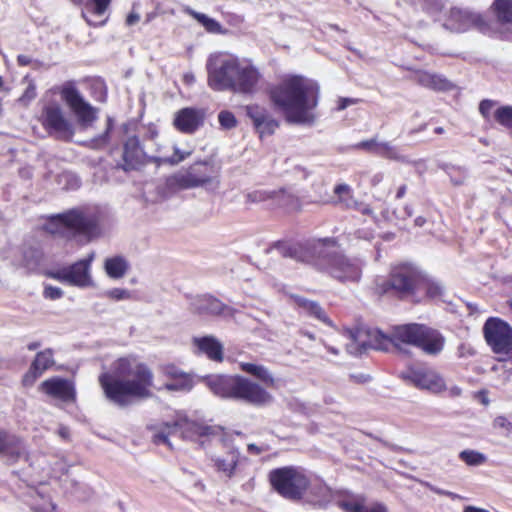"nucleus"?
Returning a JSON list of instances; mask_svg holds the SVG:
<instances>
[{"instance_id": "0e129e2a", "label": "nucleus", "mask_w": 512, "mask_h": 512, "mask_svg": "<svg viewBox=\"0 0 512 512\" xmlns=\"http://www.w3.org/2000/svg\"><path fill=\"white\" fill-rule=\"evenodd\" d=\"M165 373L173 379L178 378L183 372H180L175 366H168L165 369Z\"/></svg>"}, {"instance_id": "37998d69", "label": "nucleus", "mask_w": 512, "mask_h": 512, "mask_svg": "<svg viewBox=\"0 0 512 512\" xmlns=\"http://www.w3.org/2000/svg\"><path fill=\"white\" fill-rule=\"evenodd\" d=\"M165 389L168 391H182L188 392L193 387L192 379L186 375L181 374L178 378L173 379L171 382L165 384Z\"/></svg>"}, {"instance_id": "7ed1b4c3", "label": "nucleus", "mask_w": 512, "mask_h": 512, "mask_svg": "<svg viewBox=\"0 0 512 512\" xmlns=\"http://www.w3.org/2000/svg\"><path fill=\"white\" fill-rule=\"evenodd\" d=\"M320 88L316 81L294 75L283 79L270 90V99L288 123L313 125L316 121Z\"/></svg>"}, {"instance_id": "423d86ee", "label": "nucleus", "mask_w": 512, "mask_h": 512, "mask_svg": "<svg viewBox=\"0 0 512 512\" xmlns=\"http://www.w3.org/2000/svg\"><path fill=\"white\" fill-rule=\"evenodd\" d=\"M101 220V210L94 205H83L47 217L46 229L50 233L65 230L80 235L94 234Z\"/></svg>"}, {"instance_id": "de8ad7c7", "label": "nucleus", "mask_w": 512, "mask_h": 512, "mask_svg": "<svg viewBox=\"0 0 512 512\" xmlns=\"http://www.w3.org/2000/svg\"><path fill=\"white\" fill-rule=\"evenodd\" d=\"M59 183L64 184L66 190H76L81 186V179L72 172H63L59 175Z\"/></svg>"}, {"instance_id": "603ef678", "label": "nucleus", "mask_w": 512, "mask_h": 512, "mask_svg": "<svg viewBox=\"0 0 512 512\" xmlns=\"http://www.w3.org/2000/svg\"><path fill=\"white\" fill-rule=\"evenodd\" d=\"M273 193L265 190H256L246 194V200L249 203H260L272 198Z\"/></svg>"}, {"instance_id": "49530a36", "label": "nucleus", "mask_w": 512, "mask_h": 512, "mask_svg": "<svg viewBox=\"0 0 512 512\" xmlns=\"http://www.w3.org/2000/svg\"><path fill=\"white\" fill-rule=\"evenodd\" d=\"M334 193L338 196L339 201L347 208L352 207V203L357 205V201L351 195V189L347 184H339L335 186Z\"/></svg>"}, {"instance_id": "13d9d810", "label": "nucleus", "mask_w": 512, "mask_h": 512, "mask_svg": "<svg viewBox=\"0 0 512 512\" xmlns=\"http://www.w3.org/2000/svg\"><path fill=\"white\" fill-rule=\"evenodd\" d=\"M493 106V101L488 99L482 100L479 104V111L484 117H488Z\"/></svg>"}, {"instance_id": "f704fd0d", "label": "nucleus", "mask_w": 512, "mask_h": 512, "mask_svg": "<svg viewBox=\"0 0 512 512\" xmlns=\"http://www.w3.org/2000/svg\"><path fill=\"white\" fill-rule=\"evenodd\" d=\"M492 8L500 23H512V0H494Z\"/></svg>"}, {"instance_id": "bf43d9fd", "label": "nucleus", "mask_w": 512, "mask_h": 512, "mask_svg": "<svg viewBox=\"0 0 512 512\" xmlns=\"http://www.w3.org/2000/svg\"><path fill=\"white\" fill-rule=\"evenodd\" d=\"M358 102V99L355 98H339L338 105H337V111H342L346 109L348 106L356 104Z\"/></svg>"}, {"instance_id": "f3484780", "label": "nucleus", "mask_w": 512, "mask_h": 512, "mask_svg": "<svg viewBox=\"0 0 512 512\" xmlns=\"http://www.w3.org/2000/svg\"><path fill=\"white\" fill-rule=\"evenodd\" d=\"M189 310L200 318L214 316H233L234 309L222 303L219 299L205 294L192 297L189 302Z\"/></svg>"}, {"instance_id": "5701e85b", "label": "nucleus", "mask_w": 512, "mask_h": 512, "mask_svg": "<svg viewBox=\"0 0 512 512\" xmlns=\"http://www.w3.org/2000/svg\"><path fill=\"white\" fill-rule=\"evenodd\" d=\"M0 454L8 461L16 462L26 454V446L21 438L0 428Z\"/></svg>"}, {"instance_id": "f8f14e48", "label": "nucleus", "mask_w": 512, "mask_h": 512, "mask_svg": "<svg viewBox=\"0 0 512 512\" xmlns=\"http://www.w3.org/2000/svg\"><path fill=\"white\" fill-rule=\"evenodd\" d=\"M486 343L496 354L512 353V326L499 317H489L483 325Z\"/></svg>"}, {"instance_id": "c03bdc74", "label": "nucleus", "mask_w": 512, "mask_h": 512, "mask_svg": "<svg viewBox=\"0 0 512 512\" xmlns=\"http://www.w3.org/2000/svg\"><path fill=\"white\" fill-rule=\"evenodd\" d=\"M494 119L501 126L512 130V106L505 105L497 108L494 112Z\"/></svg>"}, {"instance_id": "0eeeda50", "label": "nucleus", "mask_w": 512, "mask_h": 512, "mask_svg": "<svg viewBox=\"0 0 512 512\" xmlns=\"http://www.w3.org/2000/svg\"><path fill=\"white\" fill-rule=\"evenodd\" d=\"M422 275L420 271L410 264L394 267L387 279L376 281V291L379 294L392 293L401 299H411L419 302L418 294L421 290Z\"/></svg>"}, {"instance_id": "393cba45", "label": "nucleus", "mask_w": 512, "mask_h": 512, "mask_svg": "<svg viewBox=\"0 0 512 512\" xmlns=\"http://www.w3.org/2000/svg\"><path fill=\"white\" fill-rule=\"evenodd\" d=\"M195 188L207 187L213 180V166L206 161H200L187 168Z\"/></svg>"}, {"instance_id": "4be33fe9", "label": "nucleus", "mask_w": 512, "mask_h": 512, "mask_svg": "<svg viewBox=\"0 0 512 512\" xmlns=\"http://www.w3.org/2000/svg\"><path fill=\"white\" fill-rule=\"evenodd\" d=\"M146 153L144 152L138 137H129L123 145L122 163L119 167L124 171H131L137 169L144 164Z\"/></svg>"}, {"instance_id": "79ce46f5", "label": "nucleus", "mask_w": 512, "mask_h": 512, "mask_svg": "<svg viewBox=\"0 0 512 512\" xmlns=\"http://www.w3.org/2000/svg\"><path fill=\"white\" fill-rule=\"evenodd\" d=\"M459 458L468 466H480L487 460L485 454L476 450H463L459 453Z\"/></svg>"}, {"instance_id": "a19ab883", "label": "nucleus", "mask_w": 512, "mask_h": 512, "mask_svg": "<svg viewBox=\"0 0 512 512\" xmlns=\"http://www.w3.org/2000/svg\"><path fill=\"white\" fill-rule=\"evenodd\" d=\"M423 294L432 299L438 298L443 294V287L439 283L428 281L422 276L421 290L418 294L419 301Z\"/></svg>"}, {"instance_id": "c9c22d12", "label": "nucleus", "mask_w": 512, "mask_h": 512, "mask_svg": "<svg viewBox=\"0 0 512 512\" xmlns=\"http://www.w3.org/2000/svg\"><path fill=\"white\" fill-rule=\"evenodd\" d=\"M42 257L41 250L35 247H27L23 250L22 265L28 271H34L40 266Z\"/></svg>"}, {"instance_id": "412c9836", "label": "nucleus", "mask_w": 512, "mask_h": 512, "mask_svg": "<svg viewBox=\"0 0 512 512\" xmlns=\"http://www.w3.org/2000/svg\"><path fill=\"white\" fill-rule=\"evenodd\" d=\"M173 423L176 434H179L184 440L196 441L215 432L214 427L191 421L185 416H177Z\"/></svg>"}, {"instance_id": "2f4dec72", "label": "nucleus", "mask_w": 512, "mask_h": 512, "mask_svg": "<svg viewBox=\"0 0 512 512\" xmlns=\"http://www.w3.org/2000/svg\"><path fill=\"white\" fill-rule=\"evenodd\" d=\"M54 364L53 351L51 349H45L37 353L34 361L31 364L30 372L35 378L41 376L44 371L52 367Z\"/></svg>"}, {"instance_id": "9d476101", "label": "nucleus", "mask_w": 512, "mask_h": 512, "mask_svg": "<svg viewBox=\"0 0 512 512\" xmlns=\"http://www.w3.org/2000/svg\"><path fill=\"white\" fill-rule=\"evenodd\" d=\"M39 120L50 136L64 142L72 141L75 127L66 118L61 104L56 100H50L43 105Z\"/></svg>"}, {"instance_id": "e2e57ef3", "label": "nucleus", "mask_w": 512, "mask_h": 512, "mask_svg": "<svg viewBox=\"0 0 512 512\" xmlns=\"http://www.w3.org/2000/svg\"><path fill=\"white\" fill-rule=\"evenodd\" d=\"M351 208L358 210L359 212H361L364 215H369L372 213V210L368 205L359 203V202H357V205L352 203Z\"/></svg>"}, {"instance_id": "cd10ccee", "label": "nucleus", "mask_w": 512, "mask_h": 512, "mask_svg": "<svg viewBox=\"0 0 512 512\" xmlns=\"http://www.w3.org/2000/svg\"><path fill=\"white\" fill-rule=\"evenodd\" d=\"M291 297L294 300V302L310 316H313L317 320L329 326L332 325V322L330 321L329 317L327 316L323 308L319 305V303L306 299L299 295H292Z\"/></svg>"}, {"instance_id": "dca6fc26", "label": "nucleus", "mask_w": 512, "mask_h": 512, "mask_svg": "<svg viewBox=\"0 0 512 512\" xmlns=\"http://www.w3.org/2000/svg\"><path fill=\"white\" fill-rule=\"evenodd\" d=\"M261 73L250 60L242 59L237 71L233 75L228 91L241 94L253 95L258 90Z\"/></svg>"}, {"instance_id": "f257e3e1", "label": "nucleus", "mask_w": 512, "mask_h": 512, "mask_svg": "<svg viewBox=\"0 0 512 512\" xmlns=\"http://www.w3.org/2000/svg\"><path fill=\"white\" fill-rule=\"evenodd\" d=\"M271 250H277L285 258L312 265L342 283H357L362 276L363 262L341 253L333 238L313 239L303 243L277 241L267 252Z\"/></svg>"}, {"instance_id": "338daca9", "label": "nucleus", "mask_w": 512, "mask_h": 512, "mask_svg": "<svg viewBox=\"0 0 512 512\" xmlns=\"http://www.w3.org/2000/svg\"><path fill=\"white\" fill-rule=\"evenodd\" d=\"M140 17L138 14L136 13H130L128 16H127V19H126V23L128 25H134L135 23H137L139 21Z\"/></svg>"}, {"instance_id": "052dcab7", "label": "nucleus", "mask_w": 512, "mask_h": 512, "mask_svg": "<svg viewBox=\"0 0 512 512\" xmlns=\"http://www.w3.org/2000/svg\"><path fill=\"white\" fill-rule=\"evenodd\" d=\"M17 63L20 66H28V65L33 64L34 67H36L39 64L38 61H36V60L34 61L31 57H29L27 55H23V54H20L17 56Z\"/></svg>"}, {"instance_id": "2eb2a0df", "label": "nucleus", "mask_w": 512, "mask_h": 512, "mask_svg": "<svg viewBox=\"0 0 512 512\" xmlns=\"http://www.w3.org/2000/svg\"><path fill=\"white\" fill-rule=\"evenodd\" d=\"M400 377L405 382L432 393H440L446 389L444 379L432 368L408 367L400 372Z\"/></svg>"}, {"instance_id": "ea45409f", "label": "nucleus", "mask_w": 512, "mask_h": 512, "mask_svg": "<svg viewBox=\"0 0 512 512\" xmlns=\"http://www.w3.org/2000/svg\"><path fill=\"white\" fill-rule=\"evenodd\" d=\"M190 14L210 33H220L221 24L213 18L208 17L206 14L190 11Z\"/></svg>"}, {"instance_id": "a18cd8bd", "label": "nucleus", "mask_w": 512, "mask_h": 512, "mask_svg": "<svg viewBox=\"0 0 512 512\" xmlns=\"http://www.w3.org/2000/svg\"><path fill=\"white\" fill-rule=\"evenodd\" d=\"M381 146L382 148L379 156L402 163L409 162L408 158L402 155L396 146L391 145L389 142H383Z\"/></svg>"}, {"instance_id": "5fc2aeb1", "label": "nucleus", "mask_w": 512, "mask_h": 512, "mask_svg": "<svg viewBox=\"0 0 512 512\" xmlns=\"http://www.w3.org/2000/svg\"><path fill=\"white\" fill-rule=\"evenodd\" d=\"M64 292L61 288L52 286V285H46L44 287L43 296L46 299L50 300H57L60 299L63 296Z\"/></svg>"}, {"instance_id": "1a4fd4ad", "label": "nucleus", "mask_w": 512, "mask_h": 512, "mask_svg": "<svg viewBox=\"0 0 512 512\" xmlns=\"http://www.w3.org/2000/svg\"><path fill=\"white\" fill-rule=\"evenodd\" d=\"M242 59L226 53L211 54L206 62L207 84L214 91H228Z\"/></svg>"}, {"instance_id": "4c0bfd02", "label": "nucleus", "mask_w": 512, "mask_h": 512, "mask_svg": "<svg viewBox=\"0 0 512 512\" xmlns=\"http://www.w3.org/2000/svg\"><path fill=\"white\" fill-rule=\"evenodd\" d=\"M191 155L190 151H182L178 147L174 146V154L170 157H150L149 161L156 163L157 165L161 164H170L177 165L180 162L184 161Z\"/></svg>"}, {"instance_id": "ddd939ff", "label": "nucleus", "mask_w": 512, "mask_h": 512, "mask_svg": "<svg viewBox=\"0 0 512 512\" xmlns=\"http://www.w3.org/2000/svg\"><path fill=\"white\" fill-rule=\"evenodd\" d=\"M443 27L451 32L461 33L475 28L485 32L488 26L482 15L468 8H451L444 17Z\"/></svg>"}, {"instance_id": "c756f323", "label": "nucleus", "mask_w": 512, "mask_h": 512, "mask_svg": "<svg viewBox=\"0 0 512 512\" xmlns=\"http://www.w3.org/2000/svg\"><path fill=\"white\" fill-rule=\"evenodd\" d=\"M437 167L447 174L451 184L454 186L464 185L469 178L468 169L464 166L440 161L437 163Z\"/></svg>"}, {"instance_id": "6e6552de", "label": "nucleus", "mask_w": 512, "mask_h": 512, "mask_svg": "<svg viewBox=\"0 0 512 512\" xmlns=\"http://www.w3.org/2000/svg\"><path fill=\"white\" fill-rule=\"evenodd\" d=\"M272 488L284 499L299 501L305 495L310 479L300 467L285 466L269 472Z\"/></svg>"}, {"instance_id": "473e14b6", "label": "nucleus", "mask_w": 512, "mask_h": 512, "mask_svg": "<svg viewBox=\"0 0 512 512\" xmlns=\"http://www.w3.org/2000/svg\"><path fill=\"white\" fill-rule=\"evenodd\" d=\"M104 268L110 278L120 279L126 274L128 263L123 257L115 256L105 260Z\"/></svg>"}, {"instance_id": "c85d7f7f", "label": "nucleus", "mask_w": 512, "mask_h": 512, "mask_svg": "<svg viewBox=\"0 0 512 512\" xmlns=\"http://www.w3.org/2000/svg\"><path fill=\"white\" fill-rule=\"evenodd\" d=\"M165 184L167 190L171 193L195 188L187 169H181L167 177Z\"/></svg>"}, {"instance_id": "6ab92c4d", "label": "nucleus", "mask_w": 512, "mask_h": 512, "mask_svg": "<svg viewBox=\"0 0 512 512\" xmlns=\"http://www.w3.org/2000/svg\"><path fill=\"white\" fill-rule=\"evenodd\" d=\"M204 119L203 109L185 107L175 113L173 124L181 133L193 134L204 124Z\"/></svg>"}, {"instance_id": "e433bc0d", "label": "nucleus", "mask_w": 512, "mask_h": 512, "mask_svg": "<svg viewBox=\"0 0 512 512\" xmlns=\"http://www.w3.org/2000/svg\"><path fill=\"white\" fill-rule=\"evenodd\" d=\"M176 431L174 429L173 422L163 423L157 431L153 434L152 440L156 445L165 444L171 447V443L169 441V436L175 435Z\"/></svg>"}, {"instance_id": "bb28decb", "label": "nucleus", "mask_w": 512, "mask_h": 512, "mask_svg": "<svg viewBox=\"0 0 512 512\" xmlns=\"http://www.w3.org/2000/svg\"><path fill=\"white\" fill-rule=\"evenodd\" d=\"M414 81L425 87L437 91H448L452 88V83L439 74H432L426 71H418L414 76Z\"/></svg>"}, {"instance_id": "58836bf2", "label": "nucleus", "mask_w": 512, "mask_h": 512, "mask_svg": "<svg viewBox=\"0 0 512 512\" xmlns=\"http://www.w3.org/2000/svg\"><path fill=\"white\" fill-rule=\"evenodd\" d=\"M339 507L346 512H387V509L382 504L366 507L355 502L341 501L339 502Z\"/></svg>"}, {"instance_id": "39448f33", "label": "nucleus", "mask_w": 512, "mask_h": 512, "mask_svg": "<svg viewBox=\"0 0 512 512\" xmlns=\"http://www.w3.org/2000/svg\"><path fill=\"white\" fill-rule=\"evenodd\" d=\"M206 385L224 399L240 401L255 407H264L273 402V396L259 384L243 376L210 375Z\"/></svg>"}, {"instance_id": "a878e982", "label": "nucleus", "mask_w": 512, "mask_h": 512, "mask_svg": "<svg viewBox=\"0 0 512 512\" xmlns=\"http://www.w3.org/2000/svg\"><path fill=\"white\" fill-rule=\"evenodd\" d=\"M194 345L198 350L207 355L213 361H222L223 346L214 336L196 337L193 339Z\"/></svg>"}, {"instance_id": "8fccbe9b", "label": "nucleus", "mask_w": 512, "mask_h": 512, "mask_svg": "<svg viewBox=\"0 0 512 512\" xmlns=\"http://www.w3.org/2000/svg\"><path fill=\"white\" fill-rule=\"evenodd\" d=\"M218 121L220 126L226 130H230L237 125V119L235 115L228 110H223L218 114Z\"/></svg>"}, {"instance_id": "69168bd1", "label": "nucleus", "mask_w": 512, "mask_h": 512, "mask_svg": "<svg viewBox=\"0 0 512 512\" xmlns=\"http://www.w3.org/2000/svg\"><path fill=\"white\" fill-rule=\"evenodd\" d=\"M350 378L353 379L357 383H366L370 381V376L365 374H358V375H350Z\"/></svg>"}, {"instance_id": "7c9ffc66", "label": "nucleus", "mask_w": 512, "mask_h": 512, "mask_svg": "<svg viewBox=\"0 0 512 512\" xmlns=\"http://www.w3.org/2000/svg\"><path fill=\"white\" fill-rule=\"evenodd\" d=\"M240 368L243 372L255 377L265 386L273 387L275 385V379L270 371L263 365H258L249 362L240 363Z\"/></svg>"}, {"instance_id": "09e8293b", "label": "nucleus", "mask_w": 512, "mask_h": 512, "mask_svg": "<svg viewBox=\"0 0 512 512\" xmlns=\"http://www.w3.org/2000/svg\"><path fill=\"white\" fill-rule=\"evenodd\" d=\"M382 144L383 142H378L376 138H372L357 143L355 147L357 149L365 150L369 153L379 155L381 152Z\"/></svg>"}, {"instance_id": "864d4df0", "label": "nucleus", "mask_w": 512, "mask_h": 512, "mask_svg": "<svg viewBox=\"0 0 512 512\" xmlns=\"http://www.w3.org/2000/svg\"><path fill=\"white\" fill-rule=\"evenodd\" d=\"M105 295L115 301L131 299L132 293L123 288H113L105 292Z\"/></svg>"}, {"instance_id": "f03ea898", "label": "nucleus", "mask_w": 512, "mask_h": 512, "mask_svg": "<svg viewBox=\"0 0 512 512\" xmlns=\"http://www.w3.org/2000/svg\"><path fill=\"white\" fill-rule=\"evenodd\" d=\"M153 379V372L146 364L128 358L118 359L111 372L101 373L98 378L106 400L119 408L150 398Z\"/></svg>"}, {"instance_id": "4d7b16f0", "label": "nucleus", "mask_w": 512, "mask_h": 512, "mask_svg": "<svg viewBox=\"0 0 512 512\" xmlns=\"http://www.w3.org/2000/svg\"><path fill=\"white\" fill-rule=\"evenodd\" d=\"M494 428L505 429L507 434H512V422L504 416H498L493 421Z\"/></svg>"}, {"instance_id": "680f3d73", "label": "nucleus", "mask_w": 512, "mask_h": 512, "mask_svg": "<svg viewBox=\"0 0 512 512\" xmlns=\"http://www.w3.org/2000/svg\"><path fill=\"white\" fill-rule=\"evenodd\" d=\"M427 486L429 487V489H430L432 492H434V493H436V494H438V495H444V496L450 497V498H452V499H455V498H457V497H458V496H457L455 493H453V492H450V491H446V490L440 489V488L435 487V486L430 485V484H428Z\"/></svg>"}, {"instance_id": "4468645a", "label": "nucleus", "mask_w": 512, "mask_h": 512, "mask_svg": "<svg viewBox=\"0 0 512 512\" xmlns=\"http://www.w3.org/2000/svg\"><path fill=\"white\" fill-rule=\"evenodd\" d=\"M61 97L77 117L81 127L87 128L97 119V109L88 103L73 83H65Z\"/></svg>"}, {"instance_id": "aec40b11", "label": "nucleus", "mask_w": 512, "mask_h": 512, "mask_svg": "<svg viewBox=\"0 0 512 512\" xmlns=\"http://www.w3.org/2000/svg\"><path fill=\"white\" fill-rule=\"evenodd\" d=\"M40 389L48 396L59 399L65 403L74 402L76 391L73 382L61 377H52L43 381Z\"/></svg>"}, {"instance_id": "b1692460", "label": "nucleus", "mask_w": 512, "mask_h": 512, "mask_svg": "<svg viewBox=\"0 0 512 512\" xmlns=\"http://www.w3.org/2000/svg\"><path fill=\"white\" fill-rule=\"evenodd\" d=\"M240 459V452L237 448L231 447L223 456H213L211 461L213 467L218 473L227 478H232L235 474Z\"/></svg>"}, {"instance_id": "6e6d98bb", "label": "nucleus", "mask_w": 512, "mask_h": 512, "mask_svg": "<svg viewBox=\"0 0 512 512\" xmlns=\"http://www.w3.org/2000/svg\"><path fill=\"white\" fill-rule=\"evenodd\" d=\"M111 0H92V14L102 16L110 5Z\"/></svg>"}, {"instance_id": "72a5a7b5", "label": "nucleus", "mask_w": 512, "mask_h": 512, "mask_svg": "<svg viewBox=\"0 0 512 512\" xmlns=\"http://www.w3.org/2000/svg\"><path fill=\"white\" fill-rule=\"evenodd\" d=\"M114 126V120L111 117H107L106 121V129L105 131L87 141L82 142L81 144L87 148L93 150H102L104 149L110 142V132L112 131Z\"/></svg>"}, {"instance_id": "20e7f679", "label": "nucleus", "mask_w": 512, "mask_h": 512, "mask_svg": "<svg viewBox=\"0 0 512 512\" xmlns=\"http://www.w3.org/2000/svg\"><path fill=\"white\" fill-rule=\"evenodd\" d=\"M368 337L369 347L384 352L402 351V345H410L436 356L445 345V337L438 330L419 323L396 325L388 333L375 329L368 333Z\"/></svg>"}, {"instance_id": "3c124183", "label": "nucleus", "mask_w": 512, "mask_h": 512, "mask_svg": "<svg viewBox=\"0 0 512 512\" xmlns=\"http://www.w3.org/2000/svg\"><path fill=\"white\" fill-rule=\"evenodd\" d=\"M37 96L36 85L33 80H29L26 89L19 98V102L23 105H28Z\"/></svg>"}, {"instance_id": "9b49d317", "label": "nucleus", "mask_w": 512, "mask_h": 512, "mask_svg": "<svg viewBox=\"0 0 512 512\" xmlns=\"http://www.w3.org/2000/svg\"><path fill=\"white\" fill-rule=\"evenodd\" d=\"M94 259V253H91L85 259H81L69 266L59 268L47 273L48 277L59 282L79 287L87 288L94 285L91 276V263Z\"/></svg>"}, {"instance_id": "774afa93", "label": "nucleus", "mask_w": 512, "mask_h": 512, "mask_svg": "<svg viewBox=\"0 0 512 512\" xmlns=\"http://www.w3.org/2000/svg\"><path fill=\"white\" fill-rule=\"evenodd\" d=\"M464 512H489V511L486 509L475 507V506H466L464 508Z\"/></svg>"}, {"instance_id": "a211bd4d", "label": "nucleus", "mask_w": 512, "mask_h": 512, "mask_svg": "<svg viewBox=\"0 0 512 512\" xmlns=\"http://www.w3.org/2000/svg\"><path fill=\"white\" fill-rule=\"evenodd\" d=\"M245 112L260 139L273 135L279 127V121L265 107L251 104L245 107Z\"/></svg>"}]
</instances>
